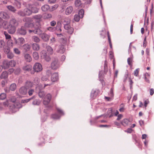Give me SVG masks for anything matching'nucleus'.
<instances>
[{
	"instance_id": "1",
	"label": "nucleus",
	"mask_w": 154,
	"mask_h": 154,
	"mask_svg": "<svg viewBox=\"0 0 154 154\" xmlns=\"http://www.w3.org/2000/svg\"><path fill=\"white\" fill-rule=\"evenodd\" d=\"M25 20L26 22L24 26L26 28H33L32 30H29V33L33 32L35 34L40 35L42 33V31L41 29V26H38L37 24L36 26H34L33 23L30 22L31 19L29 18H25Z\"/></svg>"
},
{
	"instance_id": "2",
	"label": "nucleus",
	"mask_w": 154,
	"mask_h": 154,
	"mask_svg": "<svg viewBox=\"0 0 154 154\" xmlns=\"http://www.w3.org/2000/svg\"><path fill=\"white\" fill-rule=\"evenodd\" d=\"M51 66V68L54 70H56L59 67V62L57 58H54L52 60Z\"/></svg>"
},
{
	"instance_id": "3",
	"label": "nucleus",
	"mask_w": 154,
	"mask_h": 154,
	"mask_svg": "<svg viewBox=\"0 0 154 154\" xmlns=\"http://www.w3.org/2000/svg\"><path fill=\"white\" fill-rule=\"evenodd\" d=\"M58 112L59 114V115L55 114H52L51 115V118L54 119H58L60 118V116L64 115L63 111L61 109L59 108H57Z\"/></svg>"
},
{
	"instance_id": "4",
	"label": "nucleus",
	"mask_w": 154,
	"mask_h": 154,
	"mask_svg": "<svg viewBox=\"0 0 154 154\" xmlns=\"http://www.w3.org/2000/svg\"><path fill=\"white\" fill-rule=\"evenodd\" d=\"M8 24L17 27L18 26L19 22L15 18H11Z\"/></svg>"
},
{
	"instance_id": "5",
	"label": "nucleus",
	"mask_w": 154,
	"mask_h": 154,
	"mask_svg": "<svg viewBox=\"0 0 154 154\" xmlns=\"http://www.w3.org/2000/svg\"><path fill=\"white\" fill-rule=\"evenodd\" d=\"M41 57L47 62H49L51 60V58L47 55L46 51L44 50H42L41 52Z\"/></svg>"
},
{
	"instance_id": "6",
	"label": "nucleus",
	"mask_w": 154,
	"mask_h": 154,
	"mask_svg": "<svg viewBox=\"0 0 154 154\" xmlns=\"http://www.w3.org/2000/svg\"><path fill=\"white\" fill-rule=\"evenodd\" d=\"M51 98V96L50 94H48L45 97L43 101V104L45 105H47L50 102Z\"/></svg>"
},
{
	"instance_id": "7",
	"label": "nucleus",
	"mask_w": 154,
	"mask_h": 154,
	"mask_svg": "<svg viewBox=\"0 0 154 154\" xmlns=\"http://www.w3.org/2000/svg\"><path fill=\"white\" fill-rule=\"evenodd\" d=\"M33 69L35 72H40L42 69V65L39 63H36L33 67Z\"/></svg>"
},
{
	"instance_id": "8",
	"label": "nucleus",
	"mask_w": 154,
	"mask_h": 154,
	"mask_svg": "<svg viewBox=\"0 0 154 154\" xmlns=\"http://www.w3.org/2000/svg\"><path fill=\"white\" fill-rule=\"evenodd\" d=\"M64 28L65 29L68 31V33L70 34H72L74 31L73 27L71 26L70 23L69 24H64Z\"/></svg>"
},
{
	"instance_id": "9",
	"label": "nucleus",
	"mask_w": 154,
	"mask_h": 154,
	"mask_svg": "<svg viewBox=\"0 0 154 154\" xmlns=\"http://www.w3.org/2000/svg\"><path fill=\"white\" fill-rule=\"evenodd\" d=\"M17 32L20 35H25L26 33V28L24 26H22L21 28L17 29Z\"/></svg>"
},
{
	"instance_id": "10",
	"label": "nucleus",
	"mask_w": 154,
	"mask_h": 154,
	"mask_svg": "<svg viewBox=\"0 0 154 154\" xmlns=\"http://www.w3.org/2000/svg\"><path fill=\"white\" fill-rule=\"evenodd\" d=\"M8 31V32L10 34H14L16 29V27L13 26H11L9 24L7 26Z\"/></svg>"
},
{
	"instance_id": "11",
	"label": "nucleus",
	"mask_w": 154,
	"mask_h": 154,
	"mask_svg": "<svg viewBox=\"0 0 154 154\" xmlns=\"http://www.w3.org/2000/svg\"><path fill=\"white\" fill-rule=\"evenodd\" d=\"M42 15L40 14L32 16L33 18L36 21V23L38 24V26H40L39 22L42 20Z\"/></svg>"
},
{
	"instance_id": "12",
	"label": "nucleus",
	"mask_w": 154,
	"mask_h": 154,
	"mask_svg": "<svg viewBox=\"0 0 154 154\" xmlns=\"http://www.w3.org/2000/svg\"><path fill=\"white\" fill-rule=\"evenodd\" d=\"M41 38L45 42H47L49 40L50 38V35L45 33L42 32L40 35Z\"/></svg>"
},
{
	"instance_id": "13",
	"label": "nucleus",
	"mask_w": 154,
	"mask_h": 154,
	"mask_svg": "<svg viewBox=\"0 0 154 154\" xmlns=\"http://www.w3.org/2000/svg\"><path fill=\"white\" fill-rule=\"evenodd\" d=\"M29 8L31 11V14L32 13H36L38 12V9L34 5L29 4Z\"/></svg>"
},
{
	"instance_id": "14",
	"label": "nucleus",
	"mask_w": 154,
	"mask_h": 154,
	"mask_svg": "<svg viewBox=\"0 0 154 154\" xmlns=\"http://www.w3.org/2000/svg\"><path fill=\"white\" fill-rule=\"evenodd\" d=\"M14 40L15 44L19 45H21L25 42L24 39L22 37L19 38L17 39L15 38Z\"/></svg>"
},
{
	"instance_id": "15",
	"label": "nucleus",
	"mask_w": 154,
	"mask_h": 154,
	"mask_svg": "<svg viewBox=\"0 0 154 154\" xmlns=\"http://www.w3.org/2000/svg\"><path fill=\"white\" fill-rule=\"evenodd\" d=\"M65 51V49L64 46L63 45H60L58 46V49L57 50L56 52L58 53L63 54Z\"/></svg>"
},
{
	"instance_id": "16",
	"label": "nucleus",
	"mask_w": 154,
	"mask_h": 154,
	"mask_svg": "<svg viewBox=\"0 0 154 154\" xmlns=\"http://www.w3.org/2000/svg\"><path fill=\"white\" fill-rule=\"evenodd\" d=\"M36 88L37 89L39 88L40 89V91L38 93L39 97L40 98L43 97L45 95V93L44 91L41 90V89L42 88V86L41 85H39L36 87Z\"/></svg>"
},
{
	"instance_id": "17",
	"label": "nucleus",
	"mask_w": 154,
	"mask_h": 154,
	"mask_svg": "<svg viewBox=\"0 0 154 154\" xmlns=\"http://www.w3.org/2000/svg\"><path fill=\"white\" fill-rule=\"evenodd\" d=\"M19 92L21 94L25 95L27 92V88L24 86H22L20 88Z\"/></svg>"
},
{
	"instance_id": "18",
	"label": "nucleus",
	"mask_w": 154,
	"mask_h": 154,
	"mask_svg": "<svg viewBox=\"0 0 154 154\" xmlns=\"http://www.w3.org/2000/svg\"><path fill=\"white\" fill-rule=\"evenodd\" d=\"M23 10L25 16H29L32 14L31 11L30 9L29 8V5H28V8H25Z\"/></svg>"
},
{
	"instance_id": "19",
	"label": "nucleus",
	"mask_w": 154,
	"mask_h": 154,
	"mask_svg": "<svg viewBox=\"0 0 154 154\" xmlns=\"http://www.w3.org/2000/svg\"><path fill=\"white\" fill-rule=\"evenodd\" d=\"M58 79V75L57 73H54L52 74L51 77V81L54 82L57 81Z\"/></svg>"
},
{
	"instance_id": "20",
	"label": "nucleus",
	"mask_w": 154,
	"mask_h": 154,
	"mask_svg": "<svg viewBox=\"0 0 154 154\" xmlns=\"http://www.w3.org/2000/svg\"><path fill=\"white\" fill-rule=\"evenodd\" d=\"M3 67L4 69L8 68L9 66V62L7 60H4L3 62Z\"/></svg>"
},
{
	"instance_id": "21",
	"label": "nucleus",
	"mask_w": 154,
	"mask_h": 154,
	"mask_svg": "<svg viewBox=\"0 0 154 154\" xmlns=\"http://www.w3.org/2000/svg\"><path fill=\"white\" fill-rule=\"evenodd\" d=\"M32 49L34 50L38 51L40 49V46L39 45L37 44L33 43L32 45Z\"/></svg>"
},
{
	"instance_id": "22",
	"label": "nucleus",
	"mask_w": 154,
	"mask_h": 154,
	"mask_svg": "<svg viewBox=\"0 0 154 154\" xmlns=\"http://www.w3.org/2000/svg\"><path fill=\"white\" fill-rule=\"evenodd\" d=\"M73 7L72 6L68 7L65 11L66 14V15H69L73 11Z\"/></svg>"
},
{
	"instance_id": "23",
	"label": "nucleus",
	"mask_w": 154,
	"mask_h": 154,
	"mask_svg": "<svg viewBox=\"0 0 154 154\" xmlns=\"http://www.w3.org/2000/svg\"><path fill=\"white\" fill-rule=\"evenodd\" d=\"M62 27V24L60 22H58L57 23V26L55 28L56 30L59 32H60L62 31L61 28Z\"/></svg>"
},
{
	"instance_id": "24",
	"label": "nucleus",
	"mask_w": 154,
	"mask_h": 154,
	"mask_svg": "<svg viewBox=\"0 0 154 154\" xmlns=\"http://www.w3.org/2000/svg\"><path fill=\"white\" fill-rule=\"evenodd\" d=\"M8 73L6 71L3 72L1 75L0 77L1 79H5L8 78Z\"/></svg>"
},
{
	"instance_id": "25",
	"label": "nucleus",
	"mask_w": 154,
	"mask_h": 154,
	"mask_svg": "<svg viewBox=\"0 0 154 154\" xmlns=\"http://www.w3.org/2000/svg\"><path fill=\"white\" fill-rule=\"evenodd\" d=\"M62 23L64 26V24H69L70 23V20L68 17H64L62 20Z\"/></svg>"
},
{
	"instance_id": "26",
	"label": "nucleus",
	"mask_w": 154,
	"mask_h": 154,
	"mask_svg": "<svg viewBox=\"0 0 154 154\" xmlns=\"http://www.w3.org/2000/svg\"><path fill=\"white\" fill-rule=\"evenodd\" d=\"M24 57L25 59L26 62H30L32 60V58L29 54H25Z\"/></svg>"
},
{
	"instance_id": "27",
	"label": "nucleus",
	"mask_w": 154,
	"mask_h": 154,
	"mask_svg": "<svg viewBox=\"0 0 154 154\" xmlns=\"http://www.w3.org/2000/svg\"><path fill=\"white\" fill-rule=\"evenodd\" d=\"M131 122V121L130 120H129L127 119H125L122 121L121 123L123 126H126L128 125Z\"/></svg>"
},
{
	"instance_id": "28",
	"label": "nucleus",
	"mask_w": 154,
	"mask_h": 154,
	"mask_svg": "<svg viewBox=\"0 0 154 154\" xmlns=\"http://www.w3.org/2000/svg\"><path fill=\"white\" fill-rule=\"evenodd\" d=\"M30 47V45L28 44H25L22 46L23 49L26 51H29Z\"/></svg>"
},
{
	"instance_id": "29",
	"label": "nucleus",
	"mask_w": 154,
	"mask_h": 154,
	"mask_svg": "<svg viewBox=\"0 0 154 154\" xmlns=\"http://www.w3.org/2000/svg\"><path fill=\"white\" fill-rule=\"evenodd\" d=\"M32 40L36 43H38L40 41V39L38 37L36 36H33L32 37Z\"/></svg>"
},
{
	"instance_id": "30",
	"label": "nucleus",
	"mask_w": 154,
	"mask_h": 154,
	"mask_svg": "<svg viewBox=\"0 0 154 154\" xmlns=\"http://www.w3.org/2000/svg\"><path fill=\"white\" fill-rule=\"evenodd\" d=\"M0 16L4 19L8 18L9 17L8 14L5 12H1L0 13Z\"/></svg>"
},
{
	"instance_id": "31",
	"label": "nucleus",
	"mask_w": 154,
	"mask_h": 154,
	"mask_svg": "<svg viewBox=\"0 0 154 154\" xmlns=\"http://www.w3.org/2000/svg\"><path fill=\"white\" fill-rule=\"evenodd\" d=\"M46 48L50 54H52L53 53V51L52 48L49 45H48L46 46Z\"/></svg>"
},
{
	"instance_id": "32",
	"label": "nucleus",
	"mask_w": 154,
	"mask_h": 154,
	"mask_svg": "<svg viewBox=\"0 0 154 154\" xmlns=\"http://www.w3.org/2000/svg\"><path fill=\"white\" fill-rule=\"evenodd\" d=\"M49 9V6L47 5H45L42 7V9L44 11H46Z\"/></svg>"
},
{
	"instance_id": "33",
	"label": "nucleus",
	"mask_w": 154,
	"mask_h": 154,
	"mask_svg": "<svg viewBox=\"0 0 154 154\" xmlns=\"http://www.w3.org/2000/svg\"><path fill=\"white\" fill-rule=\"evenodd\" d=\"M97 94V93L96 92L95 90H92L91 93V97L92 98H94L96 97Z\"/></svg>"
},
{
	"instance_id": "34",
	"label": "nucleus",
	"mask_w": 154,
	"mask_h": 154,
	"mask_svg": "<svg viewBox=\"0 0 154 154\" xmlns=\"http://www.w3.org/2000/svg\"><path fill=\"white\" fill-rule=\"evenodd\" d=\"M20 104L19 103H14L12 105L13 107L16 109H17L18 108H20Z\"/></svg>"
},
{
	"instance_id": "35",
	"label": "nucleus",
	"mask_w": 154,
	"mask_h": 154,
	"mask_svg": "<svg viewBox=\"0 0 154 154\" xmlns=\"http://www.w3.org/2000/svg\"><path fill=\"white\" fill-rule=\"evenodd\" d=\"M41 101L40 100L38 99H35L32 102V104L33 105H39L41 103Z\"/></svg>"
},
{
	"instance_id": "36",
	"label": "nucleus",
	"mask_w": 154,
	"mask_h": 154,
	"mask_svg": "<svg viewBox=\"0 0 154 154\" xmlns=\"http://www.w3.org/2000/svg\"><path fill=\"white\" fill-rule=\"evenodd\" d=\"M16 85L15 83L12 84L10 86V89L11 91H14L16 88Z\"/></svg>"
},
{
	"instance_id": "37",
	"label": "nucleus",
	"mask_w": 154,
	"mask_h": 154,
	"mask_svg": "<svg viewBox=\"0 0 154 154\" xmlns=\"http://www.w3.org/2000/svg\"><path fill=\"white\" fill-rule=\"evenodd\" d=\"M133 60V58L131 57L128 58L127 59V62L128 64L131 66H132V62Z\"/></svg>"
},
{
	"instance_id": "38",
	"label": "nucleus",
	"mask_w": 154,
	"mask_h": 154,
	"mask_svg": "<svg viewBox=\"0 0 154 154\" xmlns=\"http://www.w3.org/2000/svg\"><path fill=\"white\" fill-rule=\"evenodd\" d=\"M84 13V11L83 9H82L79 11L78 15L80 17V18H82L83 17Z\"/></svg>"
},
{
	"instance_id": "39",
	"label": "nucleus",
	"mask_w": 154,
	"mask_h": 154,
	"mask_svg": "<svg viewBox=\"0 0 154 154\" xmlns=\"http://www.w3.org/2000/svg\"><path fill=\"white\" fill-rule=\"evenodd\" d=\"M33 57L36 60H37L39 58L38 54V52H34L32 54Z\"/></svg>"
},
{
	"instance_id": "40",
	"label": "nucleus",
	"mask_w": 154,
	"mask_h": 154,
	"mask_svg": "<svg viewBox=\"0 0 154 154\" xmlns=\"http://www.w3.org/2000/svg\"><path fill=\"white\" fill-rule=\"evenodd\" d=\"M4 34L5 36V38L6 39L9 40L11 39V36L9 35L8 32L6 31H4Z\"/></svg>"
},
{
	"instance_id": "41",
	"label": "nucleus",
	"mask_w": 154,
	"mask_h": 154,
	"mask_svg": "<svg viewBox=\"0 0 154 154\" xmlns=\"http://www.w3.org/2000/svg\"><path fill=\"white\" fill-rule=\"evenodd\" d=\"M107 63V61L106 60L105 61L104 65V72L105 74H106L108 70Z\"/></svg>"
},
{
	"instance_id": "42",
	"label": "nucleus",
	"mask_w": 154,
	"mask_h": 154,
	"mask_svg": "<svg viewBox=\"0 0 154 154\" xmlns=\"http://www.w3.org/2000/svg\"><path fill=\"white\" fill-rule=\"evenodd\" d=\"M7 8L10 11H11L14 12H15L16 11V9L11 5L8 6H7Z\"/></svg>"
},
{
	"instance_id": "43",
	"label": "nucleus",
	"mask_w": 154,
	"mask_h": 154,
	"mask_svg": "<svg viewBox=\"0 0 154 154\" xmlns=\"http://www.w3.org/2000/svg\"><path fill=\"white\" fill-rule=\"evenodd\" d=\"M17 14L20 16L24 17L25 16L24 11L23 10H20L17 12Z\"/></svg>"
},
{
	"instance_id": "44",
	"label": "nucleus",
	"mask_w": 154,
	"mask_h": 154,
	"mask_svg": "<svg viewBox=\"0 0 154 154\" xmlns=\"http://www.w3.org/2000/svg\"><path fill=\"white\" fill-rule=\"evenodd\" d=\"M40 79L38 77H35L33 81L34 83L36 85H38L39 83Z\"/></svg>"
},
{
	"instance_id": "45",
	"label": "nucleus",
	"mask_w": 154,
	"mask_h": 154,
	"mask_svg": "<svg viewBox=\"0 0 154 154\" xmlns=\"http://www.w3.org/2000/svg\"><path fill=\"white\" fill-rule=\"evenodd\" d=\"M75 5L76 7H79L82 4L80 0H76L75 2Z\"/></svg>"
},
{
	"instance_id": "46",
	"label": "nucleus",
	"mask_w": 154,
	"mask_h": 154,
	"mask_svg": "<svg viewBox=\"0 0 154 154\" xmlns=\"http://www.w3.org/2000/svg\"><path fill=\"white\" fill-rule=\"evenodd\" d=\"M23 69L24 70L29 71L31 69V66L30 65H27L23 67Z\"/></svg>"
},
{
	"instance_id": "47",
	"label": "nucleus",
	"mask_w": 154,
	"mask_h": 154,
	"mask_svg": "<svg viewBox=\"0 0 154 154\" xmlns=\"http://www.w3.org/2000/svg\"><path fill=\"white\" fill-rule=\"evenodd\" d=\"M7 44L9 46L11 47H12L14 45L13 42L11 39L8 41Z\"/></svg>"
},
{
	"instance_id": "48",
	"label": "nucleus",
	"mask_w": 154,
	"mask_h": 154,
	"mask_svg": "<svg viewBox=\"0 0 154 154\" xmlns=\"http://www.w3.org/2000/svg\"><path fill=\"white\" fill-rule=\"evenodd\" d=\"M9 66L11 67L14 66L16 64L14 60H11L9 61Z\"/></svg>"
},
{
	"instance_id": "49",
	"label": "nucleus",
	"mask_w": 154,
	"mask_h": 154,
	"mask_svg": "<svg viewBox=\"0 0 154 154\" xmlns=\"http://www.w3.org/2000/svg\"><path fill=\"white\" fill-rule=\"evenodd\" d=\"M6 95L4 93H2L0 94V100H3L6 98Z\"/></svg>"
},
{
	"instance_id": "50",
	"label": "nucleus",
	"mask_w": 154,
	"mask_h": 154,
	"mask_svg": "<svg viewBox=\"0 0 154 154\" xmlns=\"http://www.w3.org/2000/svg\"><path fill=\"white\" fill-rule=\"evenodd\" d=\"M14 52L17 54H20V51L18 49L14 48Z\"/></svg>"
},
{
	"instance_id": "51",
	"label": "nucleus",
	"mask_w": 154,
	"mask_h": 154,
	"mask_svg": "<svg viewBox=\"0 0 154 154\" xmlns=\"http://www.w3.org/2000/svg\"><path fill=\"white\" fill-rule=\"evenodd\" d=\"M14 57V55L12 53L10 52L7 54V57L10 59H11Z\"/></svg>"
},
{
	"instance_id": "52",
	"label": "nucleus",
	"mask_w": 154,
	"mask_h": 154,
	"mask_svg": "<svg viewBox=\"0 0 154 154\" xmlns=\"http://www.w3.org/2000/svg\"><path fill=\"white\" fill-rule=\"evenodd\" d=\"M80 18L78 14H75L74 16V20L76 22H78Z\"/></svg>"
},
{
	"instance_id": "53",
	"label": "nucleus",
	"mask_w": 154,
	"mask_h": 154,
	"mask_svg": "<svg viewBox=\"0 0 154 154\" xmlns=\"http://www.w3.org/2000/svg\"><path fill=\"white\" fill-rule=\"evenodd\" d=\"M48 76L47 75L43 76L41 78V80L43 81H47L48 80Z\"/></svg>"
},
{
	"instance_id": "54",
	"label": "nucleus",
	"mask_w": 154,
	"mask_h": 154,
	"mask_svg": "<svg viewBox=\"0 0 154 154\" xmlns=\"http://www.w3.org/2000/svg\"><path fill=\"white\" fill-rule=\"evenodd\" d=\"M47 29L50 31L54 32L56 30V28L55 27H49L47 28Z\"/></svg>"
},
{
	"instance_id": "55",
	"label": "nucleus",
	"mask_w": 154,
	"mask_h": 154,
	"mask_svg": "<svg viewBox=\"0 0 154 154\" xmlns=\"http://www.w3.org/2000/svg\"><path fill=\"white\" fill-rule=\"evenodd\" d=\"M34 97H31V98L26 99V100H23L21 101V102L22 103H27L30 100H31V99H32Z\"/></svg>"
},
{
	"instance_id": "56",
	"label": "nucleus",
	"mask_w": 154,
	"mask_h": 154,
	"mask_svg": "<svg viewBox=\"0 0 154 154\" xmlns=\"http://www.w3.org/2000/svg\"><path fill=\"white\" fill-rule=\"evenodd\" d=\"M34 92V90L33 89H30L29 90L28 93L29 96H31L32 95Z\"/></svg>"
},
{
	"instance_id": "57",
	"label": "nucleus",
	"mask_w": 154,
	"mask_h": 154,
	"mask_svg": "<svg viewBox=\"0 0 154 154\" xmlns=\"http://www.w3.org/2000/svg\"><path fill=\"white\" fill-rule=\"evenodd\" d=\"M139 71V69H136L134 72V75L136 76H138V73Z\"/></svg>"
},
{
	"instance_id": "58",
	"label": "nucleus",
	"mask_w": 154,
	"mask_h": 154,
	"mask_svg": "<svg viewBox=\"0 0 154 154\" xmlns=\"http://www.w3.org/2000/svg\"><path fill=\"white\" fill-rule=\"evenodd\" d=\"M20 71V69L19 68H17L14 71V73L16 75H18Z\"/></svg>"
},
{
	"instance_id": "59",
	"label": "nucleus",
	"mask_w": 154,
	"mask_h": 154,
	"mask_svg": "<svg viewBox=\"0 0 154 154\" xmlns=\"http://www.w3.org/2000/svg\"><path fill=\"white\" fill-rule=\"evenodd\" d=\"M3 27L5 29H7V26L8 24V23L6 21H5L3 22L2 24Z\"/></svg>"
},
{
	"instance_id": "60",
	"label": "nucleus",
	"mask_w": 154,
	"mask_h": 154,
	"mask_svg": "<svg viewBox=\"0 0 154 154\" xmlns=\"http://www.w3.org/2000/svg\"><path fill=\"white\" fill-rule=\"evenodd\" d=\"M5 45V42L3 40L0 41V48H1L3 47Z\"/></svg>"
},
{
	"instance_id": "61",
	"label": "nucleus",
	"mask_w": 154,
	"mask_h": 154,
	"mask_svg": "<svg viewBox=\"0 0 154 154\" xmlns=\"http://www.w3.org/2000/svg\"><path fill=\"white\" fill-rule=\"evenodd\" d=\"M10 49L9 48H5L4 49V52L6 54H7L10 53Z\"/></svg>"
},
{
	"instance_id": "62",
	"label": "nucleus",
	"mask_w": 154,
	"mask_h": 154,
	"mask_svg": "<svg viewBox=\"0 0 154 154\" xmlns=\"http://www.w3.org/2000/svg\"><path fill=\"white\" fill-rule=\"evenodd\" d=\"M15 4L18 8H20L21 4L20 2L17 1L15 2Z\"/></svg>"
},
{
	"instance_id": "63",
	"label": "nucleus",
	"mask_w": 154,
	"mask_h": 154,
	"mask_svg": "<svg viewBox=\"0 0 154 154\" xmlns=\"http://www.w3.org/2000/svg\"><path fill=\"white\" fill-rule=\"evenodd\" d=\"M146 37L144 39L143 44V46L145 48L146 46Z\"/></svg>"
},
{
	"instance_id": "64",
	"label": "nucleus",
	"mask_w": 154,
	"mask_h": 154,
	"mask_svg": "<svg viewBox=\"0 0 154 154\" xmlns=\"http://www.w3.org/2000/svg\"><path fill=\"white\" fill-rule=\"evenodd\" d=\"M51 43L53 44L56 42V40L54 37H52L50 39Z\"/></svg>"
}]
</instances>
